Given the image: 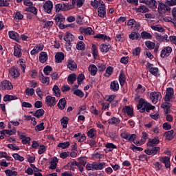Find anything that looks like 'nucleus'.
Here are the masks:
<instances>
[{
  "instance_id": "nucleus-4",
  "label": "nucleus",
  "mask_w": 176,
  "mask_h": 176,
  "mask_svg": "<svg viewBox=\"0 0 176 176\" xmlns=\"http://www.w3.org/2000/svg\"><path fill=\"white\" fill-rule=\"evenodd\" d=\"M126 25L131 27V30H133V31H140V28L141 27L140 22H137L134 19H129Z\"/></svg>"
},
{
  "instance_id": "nucleus-19",
  "label": "nucleus",
  "mask_w": 176,
  "mask_h": 176,
  "mask_svg": "<svg viewBox=\"0 0 176 176\" xmlns=\"http://www.w3.org/2000/svg\"><path fill=\"white\" fill-rule=\"evenodd\" d=\"M110 90L111 91H119V82L117 80H113L110 83Z\"/></svg>"
},
{
  "instance_id": "nucleus-52",
  "label": "nucleus",
  "mask_w": 176,
  "mask_h": 176,
  "mask_svg": "<svg viewBox=\"0 0 176 176\" xmlns=\"http://www.w3.org/2000/svg\"><path fill=\"white\" fill-rule=\"evenodd\" d=\"M68 117H63L60 120V123L63 127V129H67L68 124Z\"/></svg>"
},
{
  "instance_id": "nucleus-15",
  "label": "nucleus",
  "mask_w": 176,
  "mask_h": 176,
  "mask_svg": "<svg viewBox=\"0 0 176 176\" xmlns=\"http://www.w3.org/2000/svg\"><path fill=\"white\" fill-rule=\"evenodd\" d=\"M45 104L49 107H54L56 105V98L52 96H47L45 98Z\"/></svg>"
},
{
  "instance_id": "nucleus-45",
  "label": "nucleus",
  "mask_w": 176,
  "mask_h": 176,
  "mask_svg": "<svg viewBox=\"0 0 176 176\" xmlns=\"http://www.w3.org/2000/svg\"><path fill=\"white\" fill-rule=\"evenodd\" d=\"M76 47L77 50L83 51V50H86V45L85 44V43H83V41H79L76 44Z\"/></svg>"
},
{
  "instance_id": "nucleus-59",
  "label": "nucleus",
  "mask_w": 176,
  "mask_h": 176,
  "mask_svg": "<svg viewBox=\"0 0 176 176\" xmlns=\"http://www.w3.org/2000/svg\"><path fill=\"white\" fill-rule=\"evenodd\" d=\"M25 93L27 96H30L32 97L35 93V89H34V88H26Z\"/></svg>"
},
{
  "instance_id": "nucleus-30",
  "label": "nucleus",
  "mask_w": 176,
  "mask_h": 176,
  "mask_svg": "<svg viewBox=\"0 0 176 176\" xmlns=\"http://www.w3.org/2000/svg\"><path fill=\"white\" fill-rule=\"evenodd\" d=\"M104 166H105V162H100V163L94 162L93 170H102Z\"/></svg>"
},
{
  "instance_id": "nucleus-48",
  "label": "nucleus",
  "mask_w": 176,
  "mask_h": 176,
  "mask_svg": "<svg viewBox=\"0 0 176 176\" xmlns=\"http://www.w3.org/2000/svg\"><path fill=\"white\" fill-rule=\"evenodd\" d=\"M74 39H75V37L68 32L66 33V35L63 38L64 41H69V42H73Z\"/></svg>"
},
{
  "instance_id": "nucleus-27",
  "label": "nucleus",
  "mask_w": 176,
  "mask_h": 176,
  "mask_svg": "<svg viewBox=\"0 0 176 176\" xmlns=\"http://www.w3.org/2000/svg\"><path fill=\"white\" fill-rule=\"evenodd\" d=\"M146 6L150 9H157V1L156 0H147Z\"/></svg>"
},
{
  "instance_id": "nucleus-40",
  "label": "nucleus",
  "mask_w": 176,
  "mask_h": 176,
  "mask_svg": "<svg viewBox=\"0 0 176 176\" xmlns=\"http://www.w3.org/2000/svg\"><path fill=\"white\" fill-rule=\"evenodd\" d=\"M76 80V74L75 73L71 74L67 77V82L74 85V82Z\"/></svg>"
},
{
  "instance_id": "nucleus-47",
  "label": "nucleus",
  "mask_w": 176,
  "mask_h": 176,
  "mask_svg": "<svg viewBox=\"0 0 176 176\" xmlns=\"http://www.w3.org/2000/svg\"><path fill=\"white\" fill-rule=\"evenodd\" d=\"M13 100H17V97L13 95H8V94L6 95L3 97V101L5 102H7V101H13Z\"/></svg>"
},
{
  "instance_id": "nucleus-23",
  "label": "nucleus",
  "mask_w": 176,
  "mask_h": 176,
  "mask_svg": "<svg viewBox=\"0 0 176 176\" xmlns=\"http://www.w3.org/2000/svg\"><path fill=\"white\" fill-rule=\"evenodd\" d=\"M9 72L10 76L14 78H19V76H20V72L16 67H12Z\"/></svg>"
},
{
  "instance_id": "nucleus-7",
  "label": "nucleus",
  "mask_w": 176,
  "mask_h": 176,
  "mask_svg": "<svg viewBox=\"0 0 176 176\" xmlns=\"http://www.w3.org/2000/svg\"><path fill=\"white\" fill-rule=\"evenodd\" d=\"M150 98L153 104H156L160 100H162V94L159 91L151 92Z\"/></svg>"
},
{
  "instance_id": "nucleus-31",
  "label": "nucleus",
  "mask_w": 176,
  "mask_h": 176,
  "mask_svg": "<svg viewBox=\"0 0 176 176\" xmlns=\"http://www.w3.org/2000/svg\"><path fill=\"white\" fill-rule=\"evenodd\" d=\"M164 136L168 141H171L174 140V130L171 129L170 131H168L164 133Z\"/></svg>"
},
{
  "instance_id": "nucleus-44",
  "label": "nucleus",
  "mask_w": 176,
  "mask_h": 176,
  "mask_svg": "<svg viewBox=\"0 0 176 176\" xmlns=\"http://www.w3.org/2000/svg\"><path fill=\"white\" fill-rule=\"evenodd\" d=\"M105 147L107 148L109 152H112L113 149H118V146L115 145L113 143H107L105 145Z\"/></svg>"
},
{
  "instance_id": "nucleus-3",
  "label": "nucleus",
  "mask_w": 176,
  "mask_h": 176,
  "mask_svg": "<svg viewBox=\"0 0 176 176\" xmlns=\"http://www.w3.org/2000/svg\"><path fill=\"white\" fill-rule=\"evenodd\" d=\"M160 153V147L156 146H150V148L144 150V153L148 156H155V155H157Z\"/></svg>"
},
{
  "instance_id": "nucleus-2",
  "label": "nucleus",
  "mask_w": 176,
  "mask_h": 176,
  "mask_svg": "<svg viewBox=\"0 0 176 176\" xmlns=\"http://www.w3.org/2000/svg\"><path fill=\"white\" fill-rule=\"evenodd\" d=\"M54 20L56 25L59 27L60 30H65V28H67V26L64 25V23H65V16H64L63 14H56L54 16Z\"/></svg>"
},
{
  "instance_id": "nucleus-12",
  "label": "nucleus",
  "mask_w": 176,
  "mask_h": 176,
  "mask_svg": "<svg viewBox=\"0 0 176 176\" xmlns=\"http://www.w3.org/2000/svg\"><path fill=\"white\" fill-rule=\"evenodd\" d=\"M173 96H174V88L173 87L166 88V93L164 98V101H171V98H173Z\"/></svg>"
},
{
  "instance_id": "nucleus-36",
  "label": "nucleus",
  "mask_w": 176,
  "mask_h": 176,
  "mask_svg": "<svg viewBox=\"0 0 176 176\" xmlns=\"http://www.w3.org/2000/svg\"><path fill=\"white\" fill-rule=\"evenodd\" d=\"M141 38L142 39H152V34L146 31H143L140 34Z\"/></svg>"
},
{
  "instance_id": "nucleus-9",
  "label": "nucleus",
  "mask_w": 176,
  "mask_h": 176,
  "mask_svg": "<svg viewBox=\"0 0 176 176\" xmlns=\"http://www.w3.org/2000/svg\"><path fill=\"white\" fill-rule=\"evenodd\" d=\"M79 31L81 34H84L85 36L94 35L95 34L94 30H93V28H91V27H87V28L81 27L79 28Z\"/></svg>"
},
{
  "instance_id": "nucleus-43",
  "label": "nucleus",
  "mask_w": 176,
  "mask_h": 176,
  "mask_svg": "<svg viewBox=\"0 0 176 176\" xmlns=\"http://www.w3.org/2000/svg\"><path fill=\"white\" fill-rule=\"evenodd\" d=\"M85 3V0H72V4L74 6L77 5L78 8H82Z\"/></svg>"
},
{
  "instance_id": "nucleus-11",
  "label": "nucleus",
  "mask_w": 176,
  "mask_h": 176,
  "mask_svg": "<svg viewBox=\"0 0 176 176\" xmlns=\"http://www.w3.org/2000/svg\"><path fill=\"white\" fill-rule=\"evenodd\" d=\"M172 52L173 48H171V47H164L161 51L160 57H162V58H166L168 57V56H170Z\"/></svg>"
},
{
  "instance_id": "nucleus-35",
  "label": "nucleus",
  "mask_w": 176,
  "mask_h": 176,
  "mask_svg": "<svg viewBox=\"0 0 176 176\" xmlns=\"http://www.w3.org/2000/svg\"><path fill=\"white\" fill-rule=\"evenodd\" d=\"M45 115V110L43 109H40L36 111L35 113H33V116L39 119V118H42Z\"/></svg>"
},
{
  "instance_id": "nucleus-1",
  "label": "nucleus",
  "mask_w": 176,
  "mask_h": 176,
  "mask_svg": "<svg viewBox=\"0 0 176 176\" xmlns=\"http://www.w3.org/2000/svg\"><path fill=\"white\" fill-rule=\"evenodd\" d=\"M138 109L140 113H144L145 111L149 113L152 109H155V106L152 105L151 103L146 102L144 98H140L137 105Z\"/></svg>"
},
{
  "instance_id": "nucleus-13",
  "label": "nucleus",
  "mask_w": 176,
  "mask_h": 176,
  "mask_svg": "<svg viewBox=\"0 0 176 176\" xmlns=\"http://www.w3.org/2000/svg\"><path fill=\"white\" fill-rule=\"evenodd\" d=\"M8 36L10 39H12V41H15L17 43H20V35L15 31H9Z\"/></svg>"
},
{
  "instance_id": "nucleus-53",
  "label": "nucleus",
  "mask_w": 176,
  "mask_h": 176,
  "mask_svg": "<svg viewBox=\"0 0 176 176\" xmlns=\"http://www.w3.org/2000/svg\"><path fill=\"white\" fill-rule=\"evenodd\" d=\"M73 94L75 96H77V97H80V98H83V97L85 96V93H83V91H82V90H80V89L74 90Z\"/></svg>"
},
{
  "instance_id": "nucleus-32",
  "label": "nucleus",
  "mask_w": 176,
  "mask_h": 176,
  "mask_svg": "<svg viewBox=\"0 0 176 176\" xmlns=\"http://www.w3.org/2000/svg\"><path fill=\"white\" fill-rule=\"evenodd\" d=\"M138 13H146L149 12V8L146 6L141 5L138 8L136 9Z\"/></svg>"
},
{
  "instance_id": "nucleus-41",
  "label": "nucleus",
  "mask_w": 176,
  "mask_h": 176,
  "mask_svg": "<svg viewBox=\"0 0 176 176\" xmlns=\"http://www.w3.org/2000/svg\"><path fill=\"white\" fill-rule=\"evenodd\" d=\"M39 80L41 83H43V85H49V83H50V80L49 77H45V76H43V74H41V76L39 77Z\"/></svg>"
},
{
  "instance_id": "nucleus-5",
  "label": "nucleus",
  "mask_w": 176,
  "mask_h": 176,
  "mask_svg": "<svg viewBox=\"0 0 176 176\" xmlns=\"http://www.w3.org/2000/svg\"><path fill=\"white\" fill-rule=\"evenodd\" d=\"M43 9L45 13L50 14L52 13V10H53V2L50 0L46 1L43 6Z\"/></svg>"
},
{
  "instance_id": "nucleus-62",
  "label": "nucleus",
  "mask_w": 176,
  "mask_h": 176,
  "mask_svg": "<svg viewBox=\"0 0 176 176\" xmlns=\"http://www.w3.org/2000/svg\"><path fill=\"white\" fill-rule=\"evenodd\" d=\"M7 147H8L9 149H12V151H20V147L16 145V144H7Z\"/></svg>"
},
{
  "instance_id": "nucleus-34",
  "label": "nucleus",
  "mask_w": 176,
  "mask_h": 176,
  "mask_svg": "<svg viewBox=\"0 0 176 176\" xmlns=\"http://www.w3.org/2000/svg\"><path fill=\"white\" fill-rule=\"evenodd\" d=\"M160 142V140L157 138H154V139H149L148 143H147V146H155V145H157Z\"/></svg>"
},
{
  "instance_id": "nucleus-57",
  "label": "nucleus",
  "mask_w": 176,
  "mask_h": 176,
  "mask_svg": "<svg viewBox=\"0 0 176 176\" xmlns=\"http://www.w3.org/2000/svg\"><path fill=\"white\" fill-rule=\"evenodd\" d=\"M52 71H53V67H52V66H50V65L45 66L43 69V72L45 75H47V76L49 75L50 72H52Z\"/></svg>"
},
{
  "instance_id": "nucleus-25",
  "label": "nucleus",
  "mask_w": 176,
  "mask_h": 176,
  "mask_svg": "<svg viewBox=\"0 0 176 176\" xmlns=\"http://www.w3.org/2000/svg\"><path fill=\"white\" fill-rule=\"evenodd\" d=\"M47 53L45 52H41L40 53V56H39V61L40 63H41L42 64H45V63H46L47 61Z\"/></svg>"
},
{
  "instance_id": "nucleus-56",
  "label": "nucleus",
  "mask_w": 176,
  "mask_h": 176,
  "mask_svg": "<svg viewBox=\"0 0 176 176\" xmlns=\"http://www.w3.org/2000/svg\"><path fill=\"white\" fill-rule=\"evenodd\" d=\"M87 135L89 138H94V137L96 135V129L94 128L90 129L87 133Z\"/></svg>"
},
{
  "instance_id": "nucleus-21",
  "label": "nucleus",
  "mask_w": 176,
  "mask_h": 176,
  "mask_svg": "<svg viewBox=\"0 0 176 176\" xmlns=\"http://www.w3.org/2000/svg\"><path fill=\"white\" fill-rule=\"evenodd\" d=\"M57 163H58V159L57 157H54L51 159L50 166H49L50 170H56L57 168Z\"/></svg>"
},
{
  "instance_id": "nucleus-18",
  "label": "nucleus",
  "mask_w": 176,
  "mask_h": 176,
  "mask_svg": "<svg viewBox=\"0 0 176 176\" xmlns=\"http://www.w3.org/2000/svg\"><path fill=\"white\" fill-rule=\"evenodd\" d=\"M111 47V44L105 43L104 44H101L100 45V51L101 53H108Z\"/></svg>"
},
{
  "instance_id": "nucleus-10",
  "label": "nucleus",
  "mask_w": 176,
  "mask_h": 176,
  "mask_svg": "<svg viewBox=\"0 0 176 176\" xmlns=\"http://www.w3.org/2000/svg\"><path fill=\"white\" fill-rule=\"evenodd\" d=\"M0 87L1 90H12L13 89V85L8 80H4L0 83Z\"/></svg>"
},
{
  "instance_id": "nucleus-22",
  "label": "nucleus",
  "mask_w": 176,
  "mask_h": 176,
  "mask_svg": "<svg viewBox=\"0 0 176 176\" xmlns=\"http://www.w3.org/2000/svg\"><path fill=\"white\" fill-rule=\"evenodd\" d=\"M98 16L103 19L107 16V8L105 7L98 8Z\"/></svg>"
},
{
  "instance_id": "nucleus-8",
  "label": "nucleus",
  "mask_w": 176,
  "mask_h": 176,
  "mask_svg": "<svg viewBox=\"0 0 176 176\" xmlns=\"http://www.w3.org/2000/svg\"><path fill=\"white\" fill-rule=\"evenodd\" d=\"M69 6L65 3H58L55 5V12L56 13H58L59 12H67V10H69Z\"/></svg>"
},
{
  "instance_id": "nucleus-49",
  "label": "nucleus",
  "mask_w": 176,
  "mask_h": 176,
  "mask_svg": "<svg viewBox=\"0 0 176 176\" xmlns=\"http://www.w3.org/2000/svg\"><path fill=\"white\" fill-rule=\"evenodd\" d=\"M4 173L7 176H17L19 175V173L17 171H12L10 169L6 170Z\"/></svg>"
},
{
  "instance_id": "nucleus-14",
  "label": "nucleus",
  "mask_w": 176,
  "mask_h": 176,
  "mask_svg": "<svg viewBox=\"0 0 176 176\" xmlns=\"http://www.w3.org/2000/svg\"><path fill=\"white\" fill-rule=\"evenodd\" d=\"M23 50L21 49V45H17L14 47V56L17 58H21L23 53L21 52Z\"/></svg>"
},
{
  "instance_id": "nucleus-63",
  "label": "nucleus",
  "mask_w": 176,
  "mask_h": 176,
  "mask_svg": "<svg viewBox=\"0 0 176 176\" xmlns=\"http://www.w3.org/2000/svg\"><path fill=\"white\" fill-rule=\"evenodd\" d=\"M14 160H19V162H24V157L21 156L19 153H14L12 155Z\"/></svg>"
},
{
  "instance_id": "nucleus-29",
  "label": "nucleus",
  "mask_w": 176,
  "mask_h": 176,
  "mask_svg": "<svg viewBox=\"0 0 176 176\" xmlns=\"http://www.w3.org/2000/svg\"><path fill=\"white\" fill-rule=\"evenodd\" d=\"M67 105V100L65 99V98H63L59 100L58 103L57 104V107L60 109V111H63L65 108V106Z\"/></svg>"
},
{
  "instance_id": "nucleus-38",
  "label": "nucleus",
  "mask_w": 176,
  "mask_h": 176,
  "mask_svg": "<svg viewBox=\"0 0 176 176\" xmlns=\"http://www.w3.org/2000/svg\"><path fill=\"white\" fill-rule=\"evenodd\" d=\"M161 162L165 164L166 168H170V167H171V164H170V157L165 156L162 160H161Z\"/></svg>"
},
{
  "instance_id": "nucleus-51",
  "label": "nucleus",
  "mask_w": 176,
  "mask_h": 176,
  "mask_svg": "<svg viewBox=\"0 0 176 176\" xmlns=\"http://www.w3.org/2000/svg\"><path fill=\"white\" fill-rule=\"evenodd\" d=\"M78 162L76 161H73L72 162H69L67 164V167H70V170H72V171H74V170H75V168H76V166H78Z\"/></svg>"
},
{
  "instance_id": "nucleus-39",
  "label": "nucleus",
  "mask_w": 176,
  "mask_h": 176,
  "mask_svg": "<svg viewBox=\"0 0 176 176\" xmlns=\"http://www.w3.org/2000/svg\"><path fill=\"white\" fill-rule=\"evenodd\" d=\"M25 12H30V13H32L35 16L38 14V9L32 6L30 7L26 8L25 10Z\"/></svg>"
},
{
  "instance_id": "nucleus-46",
  "label": "nucleus",
  "mask_w": 176,
  "mask_h": 176,
  "mask_svg": "<svg viewBox=\"0 0 176 176\" xmlns=\"http://www.w3.org/2000/svg\"><path fill=\"white\" fill-rule=\"evenodd\" d=\"M69 145H71V143L69 142H60L58 144V148H61L62 149H67L69 148Z\"/></svg>"
},
{
  "instance_id": "nucleus-16",
  "label": "nucleus",
  "mask_w": 176,
  "mask_h": 176,
  "mask_svg": "<svg viewBox=\"0 0 176 176\" xmlns=\"http://www.w3.org/2000/svg\"><path fill=\"white\" fill-rule=\"evenodd\" d=\"M123 113H126L127 116H134V110L130 106H125L122 109Z\"/></svg>"
},
{
  "instance_id": "nucleus-42",
  "label": "nucleus",
  "mask_w": 176,
  "mask_h": 176,
  "mask_svg": "<svg viewBox=\"0 0 176 176\" xmlns=\"http://www.w3.org/2000/svg\"><path fill=\"white\" fill-rule=\"evenodd\" d=\"M52 91L56 97H60L61 96V91H60V88L57 85H54Z\"/></svg>"
},
{
  "instance_id": "nucleus-17",
  "label": "nucleus",
  "mask_w": 176,
  "mask_h": 176,
  "mask_svg": "<svg viewBox=\"0 0 176 176\" xmlns=\"http://www.w3.org/2000/svg\"><path fill=\"white\" fill-rule=\"evenodd\" d=\"M67 67L70 71H75L78 68V65L72 59L67 60Z\"/></svg>"
},
{
  "instance_id": "nucleus-37",
  "label": "nucleus",
  "mask_w": 176,
  "mask_h": 176,
  "mask_svg": "<svg viewBox=\"0 0 176 176\" xmlns=\"http://www.w3.org/2000/svg\"><path fill=\"white\" fill-rule=\"evenodd\" d=\"M108 123L109 124H115L116 126H118L120 123V119L116 118V117H113L108 120Z\"/></svg>"
},
{
  "instance_id": "nucleus-28",
  "label": "nucleus",
  "mask_w": 176,
  "mask_h": 176,
  "mask_svg": "<svg viewBox=\"0 0 176 176\" xmlns=\"http://www.w3.org/2000/svg\"><path fill=\"white\" fill-rule=\"evenodd\" d=\"M63 60H64V53L57 52L55 55V62L58 64L63 63Z\"/></svg>"
},
{
  "instance_id": "nucleus-6",
  "label": "nucleus",
  "mask_w": 176,
  "mask_h": 176,
  "mask_svg": "<svg viewBox=\"0 0 176 176\" xmlns=\"http://www.w3.org/2000/svg\"><path fill=\"white\" fill-rule=\"evenodd\" d=\"M171 107H173V104L170 103V101H164V102L161 104V108L164 109L165 115L171 113Z\"/></svg>"
},
{
  "instance_id": "nucleus-61",
  "label": "nucleus",
  "mask_w": 176,
  "mask_h": 176,
  "mask_svg": "<svg viewBox=\"0 0 176 176\" xmlns=\"http://www.w3.org/2000/svg\"><path fill=\"white\" fill-rule=\"evenodd\" d=\"M153 167L155 170V171H160V170L162 169V167H163V165L162 164H160V162H156L153 164Z\"/></svg>"
},
{
  "instance_id": "nucleus-20",
  "label": "nucleus",
  "mask_w": 176,
  "mask_h": 176,
  "mask_svg": "<svg viewBox=\"0 0 176 176\" xmlns=\"http://www.w3.org/2000/svg\"><path fill=\"white\" fill-rule=\"evenodd\" d=\"M129 38L131 39V41H141V36L138 32H132L129 35Z\"/></svg>"
},
{
  "instance_id": "nucleus-55",
  "label": "nucleus",
  "mask_w": 176,
  "mask_h": 176,
  "mask_svg": "<svg viewBox=\"0 0 176 176\" xmlns=\"http://www.w3.org/2000/svg\"><path fill=\"white\" fill-rule=\"evenodd\" d=\"M91 50H92V55L94 56V58L98 56V50H97V46L96 44H92L91 46Z\"/></svg>"
},
{
  "instance_id": "nucleus-33",
  "label": "nucleus",
  "mask_w": 176,
  "mask_h": 176,
  "mask_svg": "<svg viewBox=\"0 0 176 176\" xmlns=\"http://www.w3.org/2000/svg\"><path fill=\"white\" fill-rule=\"evenodd\" d=\"M118 80L120 82V86H124V83L126 82V75L123 72H120L119 77H118Z\"/></svg>"
},
{
  "instance_id": "nucleus-58",
  "label": "nucleus",
  "mask_w": 176,
  "mask_h": 176,
  "mask_svg": "<svg viewBox=\"0 0 176 176\" xmlns=\"http://www.w3.org/2000/svg\"><path fill=\"white\" fill-rule=\"evenodd\" d=\"M115 98H116V95L113 94V95H109V96H106L104 98L105 101H108V102H112L113 101V100H115Z\"/></svg>"
},
{
  "instance_id": "nucleus-26",
  "label": "nucleus",
  "mask_w": 176,
  "mask_h": 176,
  "mask_svg": "<svg viewBox=\"0 0 176 176\" xmlns=\"http://www.w3.org/2000/svg\"><path fill=\"white\" fill-rule=\"evenodd\" d=\"M88 70L90 72L91 76H96V75H97V71H98V69L96 65L91 64L89 65Z\"/></svg>"
},
{
  "instance_id": "nucleus-50",
  "label": "nucleus",
  "mask_w": 176,
  "mask_h": 176,
  "mask_svg": "<svg viewBox=\"0 0 176 176\" xmlns=\"http://www.w3.org/2000/svg\"><path fill=\"white\" fill-rule=\"evenodd\" d=\"M112 72H113V67L109 66L107 68L104 75L106 78H109V76L112 75Z\"/></svg>"
},
{
  "instance_id": "nucleus-54",
  "label": "nucleus",
  "mask_w": 176,
  "mask_h": 176,
  "mask_svg": "<svg viewBox=\"0 0 176 176\" xmlns=\"http://www.w3.org/2000/svg\"><path fill=\"white\" fill-rule=\"evenodd\" d=\"M145 45L149 49V50H153V49H155V43L151 41H146Z\"/></svg>"
},
{
  "instance_id": "nucleus-24",
  "label": "nucleus",
  "mask_w": 176,
  "mask_h": 176,
  "mask_svg": "<svg viewBox=\"0 0 176 176\" xmlns=\"http://www.w3.org/2000/svg\"><path fill=\"white\" fill-rule=\"evenodd\" d=\"M165 9H166V3L162 1H158L157 12L159 14H163V13L165 12Z\"/></svg>"
},
{
  "instance_id": "nucleus-64",
  "label": "nucleus",
  "mask_w": 176,
  "mask_h": 176,
  "mask_svg": "<svg viewBox=\"0 0 176 176\" xmlns=\"http://www.w3.org/2000/svg\"><path fill=\"white\" fill-rule=\"evenodd\" d=\"M165 4L168 6H175L176 5V0H166Z\"/></svg>"
},
{
  "instance_id": "nucleus-60",
  "label": "nucleus",
  "mask_w": 176,
  "mask_h": 176,
  "mask_svg": "<svg viewBox=\"0 0 176 176\" xmlns=\"http://www.w3.org/2000/svg\"><path fill=\"white\" fill-rule=\"evenodd\" d=\"M4 133L8 135H14L16 134V129L13 126V129L11 130L4 129Z\"/></svg>"
}]
</instances>
